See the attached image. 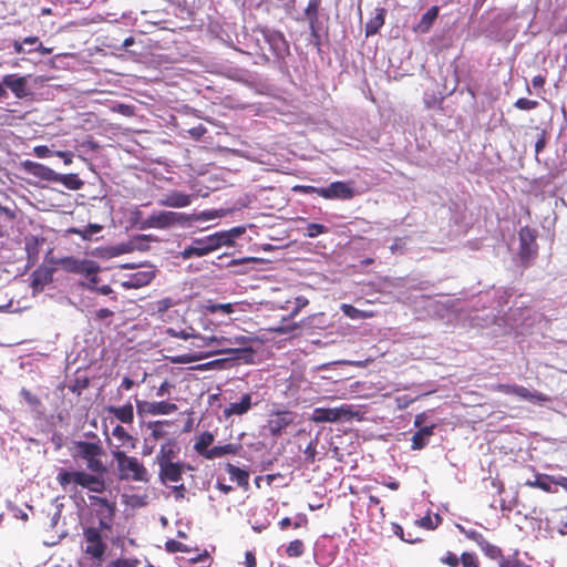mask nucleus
<instances>
[{
  "label": "nucleus",
  "mask_w": 567,
  "mask_h": 567,
  "mask_svg": "<svg viewBox=\"0 0 567 567\" xmlns=\"http://www.w3.org/2000/svg\"><path fill=\"white\" fill-rule=\"evenodd\" d=\"M181 453V447L175 440H167L159 447L155 457V463L161 466L169 462H177Z\"/></svg>",
  "instance_id": "obj_15"
},
{
  "label": "nucleus",
  "mask_w": 567,
  "mask_h": 567,
  "mask_svg": "<svg viewBox=\"0 0 567 567\" xmlns=\"http://www.w3.org/2000/svg\"><path fill=\"white\" fill-rule=\"evenodd\" d=\"M340 309L342 310L343 315L350 319H368L374 317L373 311L360 310L348 303H342Z\"/></svg>",
  "instance_id": "obj_34"
},
{
  "label": "nucleus",
  "mask_w": 567,
  "mask_h": 567,
  "mask_svg": "<svg viewBox=\"0 0 567 567\" xmlns=\"http://www.w3.org/2000/svg\"><path fill=\"white\" fill-rule=\"evenodd\" d=\"M215 437L214 434L205 431L203 432L196 440L194 444V450L203 457L206 458L207 452L210 450L208 449L209 445L213 444Z\"/></svg>",
  "instance_id": "obj_31"
},
{
  "label": "nucleus",
  "mask_w": 567,
  "mask_h": 567,
  "mask_svg": "<svg viewBox=\"0 0 567 567\" xmlns=\"http://www.w3.org/2000/svg\"><path fill=\"white\" fill-rule=\"evenodd\" d=\"M27 54L39 53L42 56L49 55L53 52L51 48L43 45L42 41L37 35H29L23 38Z\"/></svg>",
  "instance_id": "obj_24"
},
{
  "label": "nucleus",
  "mask_w": 567,
  "mask_h": 567,
  "mask_svg": "<svg viewBox=\"0 0 567 567\" xmlns=\"http://www.w3.org/2000/svg\"><path fill=\"white\" fill-rule=\"evenodd\" d=\"M384 9H379L375 17L370 19L365 24V34L372 35L375 34L379 29L384 24Z\"/></svg>",
  "instance_id": "obj_36"
},
{
  "label": "nucleus",
  "mask_w": 567,
  "mask_h": 567,
  "mask_svg": "<svg viewBox=\"0 0 567 567\" xmlns=\"http://www.w3.org/2000/svg\"><path fill=\"white\" fill-rule=\"evenodd\" d=\"M519 249L518 256L524 266H528L530 260L534 259L538 254L537 245V230L524 226L518 231Z\"/></svg>",
  "instance_id": "obj_6"
},
{
  "label": "nucleus",
  "mask_w": 567,
  "mask_h": 567,
  "mask_svg": "<svg viewBox=\"0 0 567 567\" xmlns=\"http://www.w3.org/2000/svg\"><path fill=\"white\" fill-rule=\"evenodd\" d=\"M546 144H547L546 133L542 132L535 143L536 155L539 154L546 147Z\"/></svg>",
  "instance_id": "obj_60"
},
{
  "label": "nucleus",
  "mask_w": 567,
  "mask_h": 567,
  "mask_svg": "<svg viewBox=\"0 0 567 567\" xmlns=\"http://www.w3.org/2000/svg\"><path fill=\"white\" fill-rule=\"evenodd\" d=\"M207 133V128L199 124L188 130V134L196 141H199Z\"/></svg>",
  "instance_id": "obj_53"
},
{
  "label": "nucleus",
  "mask_w": 567,
  "mask_h": 567,
  "mask_svg": "<svg viewBox=\"0 0 567 567\" xmlns=\"http://www.w3.org/2000/svg\"><path fill=\"white\" fill-rule=\"evenodd\" d=\"M209 309L212 312L221 311L227 315L231 313L234 311L231 303H218V305L212 306Z\"/></svg>",
  "instance_id": "obj_59"
},
{
  "label": "nucleus",
  "mask_w": 567,
  "mask_h": 567,
  "mask_svg": "<svg viewBox=\"0 0 567 567\" xmlns=\"http://www.w3.org/2000/svg\"><path fill=\"white\" fill-rule=\"evenodd\" d=\"M90 384V380L86 375L76 377L69 385V390L72 393L80 395L83 390H85Z\"/></svg>",
  "instance_id": "obj_42"
},
{
  "label": "nucleus",
  "mask_w": 567,
  "mask_h": 567,
  "mask_svg": "<svg viewBox=\"0 0 567 567\" xmlns=\"http://www.w3.org/2000/svg\"><path fill=\"white\" fill-rule=\"evenodd\" d=\"M239 446L233 443H228L223 446H214L207 452L206 458L214 460L225 455H235L237 454Z\"/></svg>",
  "instance_id": "obj_32"
},
{
  "label": "nucleus",
  "mask_w": 567,
  "mask_h": 567,
  "mask_svg": "<svg viewBox=\"0 0 567 567\" xmlns=\"http://www.w3.org/2000/svg\"><path fill=\"white\" fill-rule=\"evenodd\" d=\"M21 166L24 172L42 181L54 182L55 179L56 173L41 163L27 159L21 163Z\"/></svg>",
  "instance_id": "obj_17"
},
{
  "label": "nucleus",
  "mask_w": 567,
  "mask_h": 567,
  "mask_svg": "<svg viewBox=\"0 0 567 567\" xmlns=\"http://www.w3.org/2000/svg\"><path fill=\"white\" fill-rule=\"evenodd\" d=\"M106 411L122 423L132 424L134 422V408L130 402L122 406H106Z\"/></svg>",
  "instance_id": "obj_21"
},
{
  "label": "nucleus",
  "mask_w": 567,
  "mask_h": 567,
  "mask_svg": "<svg viewBox=\"0 0 567 567\" xmlns=\"http://www.w3.org/2000/svg\"><path fill=\"white\" fill-rule=\"evenodd\" d=\"M499 567H522V564L517 560H509L502 556L499 560Z\"/></svg>",
  "instance_id": "obj_64"
},
{
  "label": "nucleus",
  "mask_w": 567,
  "mask_h": 567,
  "mask_svg": "<svg viewBox=\"0 0 567 567\" xmlns=\"http://www.w3.org/2000/svg\"><path fill=\"white\" fill-rule=\"evenodd\" d=\"M185 220L183 214L176 212H158L152 214L148 218L150 225L155 228H167L174 224H179Z\"/></svg>",
  "instance_id": "obj_16"
},
{
  "label": "nucleus",
  "mask_w": 567,
  "mask_h": 567,
  "mask_svg": "<svg viewBox=\"0 0 567 567\" xmlns=\"http://www.w3.org/2000/svg\"><path fill=\"white\" fill-rule=\"evenodd\" d=\"M20 395L25 401V403L33 410H38L41 406L40 398L33 394L30 390L22 388L20 391Z\"/></svg>",
  "instance_id": "obj_44"
},
{
  "label": "nucleus",
  "mask_w": 567,
  "mask_h": 567,
  "mask_svg": "<svg viewBox=\"0 0 567 567\" xmlns=\"http://www.w3.org/2000/svg\"><path fill=\"white\" fill-rule=\"evenodd\" d=\"M220 248V241L217 240L215 233L193 240L192 245L179 252L186 260L193 257H203Z\"/></svg>",
  "instance_id": "obj_7"
},
{
  "label": "nucleus",
  "mask_w": 567,
  "mask_h": 567,
  "mask_svg": "<svg viewBox=\"0 0 567 567\" xmlns=\"http://www.w3.org/2000/svg\"><path fill=\"white\" fill-rule=\"evenodd\" d=\"M259 262H262V259L260 258H256V257H244V258H238V259H231L228 264H227V267H240V270L237 271L238 274H246V270L244 269H249L248 267H246V265L248 264H259Z\"/></svg>",
  "instance_id": "obj_41"
},
{
  "label": "nucleus",
  "mask_w": 567,
  "mask_h": 567,
  "mask_svg": "<svg viewBox=\"0 0 567 567\" xmlns=\"http://www.w3.org/2000/svg\"><path fill=\"white\" fill-rule=\"evenodd\" d=\"M31 75H19L16 73L2 76L3 85L9 89L17 99H24L31 94L28 87V80Z\"/></svg>",
  "instance_id": "obj_12"
},
{
  "label": "nucleus",
  "mask_w": 567,
  "mask_h": 567,
  "mask_svg": "<svg viewBox=\"0 0 567 567\" xmlns=\"http://www.w3.org/2000/svg\"><path fill=\"white\" fill-rule=\"evenodd\" d=\"M158 478L163 484L178 483L183 478V474L186 471H193L194 467L190 464L177 461L169 462L168 464L158 466Z\"/></svg>",
  "instance_id": "obj_11"
},
{
  "label": "nucleus",
  "mask_w": 567,
  "mask_h": 567,
  "mask_svg": "<svg viewBox=\"0 0 567 567\" xmlns=\"http://www.w3.org/2000/svg\"><path fill=\"white\" fill-rule=\"evenodd\" d=\"M259 262H262V259L260 258H256V257H244V258H238V259H231L228 264H227V267H240V270L237 271L238 274H246V270L244 269H249L248 267H246V265L248 264H259Z\"/></svg>",
  "instance_id": "obj_40"
},
{
  "label": "nucleus",
  "mask_w": 567,
  "mask_h": 567,
  "mask_svg": "<svg viewBox=\"0 0 567 567\" xmlns=\"http://www.w3.org/2000/svg\"><path fill=\"white\" fill-rule=\"evenodd\" d=\"M553 475L537 473L535 480L526 481L525 485L529 487H537L546 493H557V488L553 484Z\"/></svg>",
  "instance_id": "obj_25"
},
{
  "label": "nucleus",
  "mask_w": 567,
  "mask_h": 567,
  "mask_svg": "<svg viewBox=\"0 0 567 567\" xmlns=\"http://www.w3.org/2000/svg\"><path fill=\"white\" fill-rule=\"evenodd\" d=\"M482 549L485 553V555H487L492 559H497L503 556L501 548L489 543H485L484 545H482Z\"/></svg>",
  "instance_id": "obj_51"
},
{
  "label": "nucleus",
  "mask_w": 567,
  "mask_h": 567,
  "mask_svg": "<svg viewBox=\"0 0 567 567\" xmlns=\"http://www.w3.org/2000/svg\"><path fill=\"white\" fill-rule=\"evenodd\" d=\"M295 192H300L303 194H317L319 196L320 187L310 186V185H297L293 187Z\"/></svg>",
  "instance_id": "obj_57"
},
{
  "label": "nucleus",
  "mask_w": 567,
  "mask_h": 567,
  "mask_svg": "<svg viewBox=\"0 0 567 567\" xmlns=\"http://www.w3.org/2000/svg\"><path fill=\"white\" fill-rule=\"evenodd\" d=\"M192 203V196L179 190H173L158 200L161 206L182 208Z\"/></svg>",
  "instance_id": "obj_18"
},
{
  "label": "nucleus",
  "mask_w": 567,
  "mask_h": 567,
  "mask_svg": "<svg viewBox=\"0 0 567 567\" xmlns=\"http://www.w3.org/2000/svg\"><path fill=\"white\" fill-rule=\"evenodd\" d=\"M203 344L208 347V350H199L195 353H184L176 355L172 359V362L185 364L199 361L202 359L219 354V353H231L235 351L234 346L238 344L237 341L227 337L208 336L203 339Z\"/></svg>",
  "instance_id": "obj_2"
},
{
  "label": "nucleus",
  "mask_w": 567,
  "mask_h": 567,
  "mask_svg": "<svg viewBox=\"0 0 567 567\" xmlns=\"http://www.w3.org/2000/svg\"><path fill=\"white\" fill-rule=\"evenodd\" d=\"M102 230V226L99 224H89L84 229L78 227H70L66 231L69 234L78 235L84 240H90L93 234H97Z\"/></svg>",
  "instance_id": "obj_35"
},
{
  "label": "nucleus",
  "mask_w": 567,
  "mask_h": 567,
  "mask_svg": "<svg viewBox=\"0 0 567 567\" xmlns=\"http://www.w3.org/2000/svg\"><path fill=\"white\" fill-rule=\"evenodd\" d=\"M538 105H539L538 101L529 100V99H526V97H519L514 103V106L517 110H520V111H532V110L537 109Z\"/></svg>",
  "instance_id": "obj_45"
},
{
  "label": "nucleus",
  "mask_w": 567,
  "mask_h": 567,
  "mask_svg": "<svg viewBox=\"0 0 567 567\" xmlns=\"http://www.w3.org/2000/svg\"><path fill=\"white\" fill-rule=\"evenodd\" d=\"M444 564H447L449 566L451 567H457L458 566V563H460V559L458 557L453 554V553H449L444 558L441 559Z\"/></svg>",
  "instance_id": "obj_62"
},
{
  "label": "nucleus",
  "mask_w": 567,
  "mask_h": 567,
  "mask_svg": "<svg viewBox=\"0 0 567 567\" xmlns=\"http://www.w3.org/2000/svg\"><path fill=\"white\" fill-rule=\"evenodd\" d=\"M33 154L39 158H47L52 155V152L47 145H38L33 148Z\"/></svg>",
  "instance_id": "obj_56"
},
{
  "label": "nucleus",
  "mask_w": 567,
  "mask_h": 567,
  "mask_svg": "<svg viewBox=\"0 0 567 567\" xmlns=\"http://www.w3.org/2000/svg\"><path fill=\"white\" fill-rule=\"evenodd\" d=\"M514 395L530 402H545L548 400L547 395L540 392H530L523 385H517Z\"/></svg>",
  "instance_id": "obj_33"
},
{
  "label": "nucleus",
  "mask_w": 567,
  "mask_h": 567,
  "mask_svg": "<svg viewBox=\"0 0 567 567\" xmlns=\"http://www.w3.org/2000/svg\"><path fill=\"white\" fill-rule=\"evenodd\" d=\"M354 416L350 405L343 404L338 408H316L311 415L315 423L348 421Z\"/></svg>",
  "instance_id": "obj_8"
},
{
  "label": "nucleus",
  "mask_w": 567,
  "mask_h": 567,
  "mask_svg": "<svg viewBox=\"0 0 567 567\" xmlns=\"http://www.w3.org/2000/svg\"><path fill=\"white\" fill-rule=\"evenodd\" d=\"M251 394L246 393L241 396L239 402H233L228 406L224 409L225 417H230L233 415H244L251 409Z\"/></svg>",
  "instance_id": "obj_20"
},
{
  "label": "nucleus",
  "mask_w": 567,
  "mask_h": 567,
  "mask_svg": "<svg viewBox=\"0 0 567 567\" xmlns=\"http://www.w3.org/2000/svg\"><path fill=\"white\" fill-rule=\"evenodd\" d=\"M227 360L225 359H217L213 360L206 363H202L196 365L194 369L198 371H206V370H214V369H223L226 364Z\"/></svg>",
  "instance_id": "obj_50"
},
{
  "label": "nucleus",
  "mask_w": 567,
  "mask_h": 567,
  "mask_svg": "<svg viewBox=\"0 0 567 567\" xmlns=\"http://www.w3.org/2000/svg\"><path fill=\"white\" fill-rule=\"evenodd\" d=\"M24 44L25 43H23V39H14L12 41V47H13L14 53H17V54H27Z\"/></svg>",
  "instance_id": "obj_61"
},
{
  "label": "nucleus",
  "mask_w": 567,
  "mask_h": 567,
  "mask_svg": "<svg viewBox=\"0 0 567 567\" xmlns=\"http://www.w3.org/2000/svg\"><path fill=\"white\" fill-rule=\"evenodd\" d=\"M91 504L96 506V515L114 517L116 512L115 503L110 502L105 497L101 496H90Z\"/></svg>",
  "instance_id": "obj_23"
},
{
  "label": "nucleus",
  "mask_w": 567,
  "mask_h": 567,
  "mask_svg": "<svg viewBox=\"0 0 567 567\" xmlns=\"http://www.w3.org/2000/svg\"><path fill=\"white\" fill-rule=\"evenodd\" d=\"M439 16V8L431 7L421 18L419 23L414 27V31L419 33H426Z\"/></svg>",
  "instance_id": "obj_27"
},
{
  "label": "nucleus",
  "mask_w": 567,
  "mask_h": 567,
  "mask_svg": "<svg viewBox=\"0 0 567 567\" xmlns=\"http://www.w3.org/2000/svg\"><path fill=\"white\" fill-rule=\"evenodd\" d=\"M137 412L140 414L151 415H166L177 411V405L171 402H150V401H136Z\"/></svg>",
  "instance_id": "obj_13"
},
{
  "label": "nucleus",
  "mask_w": 567,
  "mask_h": 567,
  "mask_svg": "<svg viewBox=\"0 0 567 567\" xmlns=\"http://www.w3.org/2000/svg\"><path fill=\"white\" fill-rule=\"evenodd\" d=\"M83 553L99 564L104 559L107 544L104 540L103 534L95 526H89L83 528Z\"/></svg>",
  "instance_id": "obj_5"
},
{
  "label": "nucleus",
  "mask_w": 567,
  "mask_h": 567,
  "mask_svg": "<svg viewBox=\"0 0 567 567\" xmlns=\"http://www.w3.org/2000/svg\"><path fill=\"white\" fill-rule=\"evenodd\" d=\"M434 426H424L415 432L412 436V450H421L429 443L430 436L433 434Z\"/></svg>",
  "instance_id": "obj_29"
},
{
  "label": "nucleus",
  "mask_w": 567,
  "mask_h": 567,
  "mask_svg": "<svg viewBox=\"0 0 567 567\" xmlns=\"http://www.w3.org/2000/svg\"><path fill=\"white\" fill-rule=\"evenodd\" d=\"M112 434L122 446L135 447L134 437L122 425H116Z\"/></svg>",
  "instance_id": "obj_37"
},
{
  "label": "nucleus",
  "mask_w": 567,
  "mask_h": 567,
  "mask_svg": "<svg viewBox=\"0 0 567 567\" xmlns=\"http://www.w3.org/2000/svg\"><path fill=\"white\" fill-rule=\"evenodd\" d=\"M52 280V271L49 269H37L32 274V286H44Z\"/></svg>",
  "instance_id": "obj_39"
},
{
  "label": "nucleus",
  "mask_w": 567,
  "mask_h": 567,
  "mask_svg": "<svg viewBox=\"0 0 567 567\" xmlns=\"http://www.w3.org/2000/svg\"><path fill=\"white\" fill-rule=\"evenodd\" d=\"M245 233L244 227H234L229 230L216 231V238L220 241V247L223 246H231L234 244L235 238L241 236Z\"/></svg>",
  "instance_id": "obj_30"
},
{
  "label": "nucleus",
  "mask_w": 567,
  "mask_h": 567,
  "mask_svg": "<svg viewBox=\"0 0 567 567\" xmlns=\"http://www.w3.org/2000/svg\"><path fill=\"white\" fill-rule=\"evenodd\" d=\"M54 183L63 184L68 189L79 190L83 187V181L78 176V174H58L55 175Z\"/></svg>",
  "instance_id": "obj_28"
},
{
  "label": "nucleus",
  "mask_w": 567,
  "mask_h": 567,
  "mask_svg": "<svg viewBox=\"0 0 567 567\" xmlns=\"http://www.w3.org/2000/svg\"><path fill=\"white\" fill-rule=\"evenodd\" d=\"M70 452L74 460L85 462L90 473L60 470L56 482L61 488L68 491L70 487L76 488L80 486L93 493H103L106 488L104 475L107 474L109 470L102 460L105 456V451L101 439L96 434H92V441H72Z\"/></svg>",
  "instance_id": "obj_1"
},
{
  "label": "nucleus",
  "mask_w": 567,
  "mask_h": 567,
  "mask_svg": "<svg viewBox=\"0 0 567 567\" xmlns=\"http://www.w3.org/2000/svg\"><path fill=\"white\" fill-rule=\"evenodd\" d=\"M113 519L114 517H110V515L101 516L99 517V526H96L95 528H99L101 530V534H103V532L105 530L111 532Z\"/></svg>",
  "instance_id": "obj_52"
},
{
  "label": "nucleus",
  "mask_w": 567,
  "mask_h": 567,
  "mask_svg": "<svg viewBox=\"0 0 567 567\" xmlns=\"http://www.w3.org/2000/svg\"><path fill=\"white\" fill-rule=\"evenodd\" d=\"M165 333L167 336H171L174 338L187 340V339H192V337H194V329L189 328L188 330L187 329L176 330L175 328H167Z\"/></svg>",
  "instance_id": "obj_46"
},
{
  "label": "nucleus",
  "mask_w": 567,
  "mask_h": 567,
  "mask_svg": "<svg viewBox=\"0 0 567 567\" xmlns=\"http://www.w3.org/2000/svg\"><path fill=\"white\" fill-rule=\"evenodd\" d=\"M321 0H309L305 16L309 22V28L313 37H318V23H319V9Z\"/></svg>",
  "instance_id": "obj_22"
},
{
  "label": "nucleus",
  "mask_w": 567,
  "mask_h": 567,
  "mask_svg": "<svg viewBox=\"0 0 567 567\" xmlns=\"http://www.w3.org/2000/svg\"><path fill=\"white\" fill-rule=\"evenodd\" d=\"M296 422V414L289 410L271 412L267 420V430L274 437H279L286 429Z\"/></svg>",
  "instance_id": "obj_9"
},
{
  "label": "nucleus",
  "mask_w": 567,
  "mask_h": 567,
  "mask_svg": "<svg viewBox=\"0 0 567 567\" xmlns=\"http://www.w3.org/2000/svg\"><path fill=\"white\" fill-rule=\"evenodd\" d=\"M463 567H480L477 557L471 553H463Z\"/></svg>",
  "instance_id": "obj_55"
},
{
  "label": "nucleus",
  "mask_w": 567,
  "mask_h": 567,
  "mask_svg": "<svg viewBox=\"0 0 567 567\" xmlns=\"http://www.w3.org/2000/svg\"><path fill=\"white\" fill-rule=\"evenodd\" d=\"M226 471L230 476L231 481H235L238 486L244 489L249 487V473L246 470L239 468L230 463L226 465Z\"/></svg>",
  "instance_id": "obj_26"
},
{
  "label": "nucleus",
  "mask_w": 567,
  "mask_h": 567,
  "mask_svg": "<svg viewBox=\"0 0 567 567\" xmlns=\"http://www.w3.org/2000/svg\"><path fill=\"white\" fill-rule=\"evenodd\" d=\"M155 274L152 270L137 271L128 276L127 280L123 281V287L127 289H137L151 284Z\"/></svg>",
  "instance_id": "obj_19"
},
{
  "label": "nucleus",
  "mask_w": 567,
  "mask_h": 567,
  "mask_svg": "<svg viewBox=\"0 0 567 567\" xmlns=\"http://www.w3.org/2000/svg\"><path fill=\"white\" fill-rule=\"evenodd\" d=\"M114 460L117 464L118 477L121 480H133L135 482H148L147 470L134 456H128L124 451H113Z\"/></svg>",
  "instance_id": "obj_3"
},
{
  "label": "nucleus",
  "mask_w": 567,
  "mask_h": 567,
  "mask_svg": "<svg viewBox=\"0 0 567 567\" xmlns=\"http://www.w3.org/2000/svg\"><path fill=\"white\" fill-rule=\"evenodd\" d=\"M252 33L262 38L277 60L285 61L290 54L289 42L281 31L258 25L252 30Z\"/></svg>",
  "instance_id": "obj_4"
},
{
  "label": "nucleus",
  "mask_w": 567,
  "mask_h": 567,
  "mask_svg": "<svg viewBox=\"0 0 567 567\" xmlns=\"http://www.w3.org/2000/svg\"><path fill=\"white\" fill-rule=\"evenodd\" d=\"M59 264L61 265L63 270L68 272L78 274L81 276H83V274L94 272L93 260H81L74 257H65L60 259Z\"/></svg>",
  "instance_id": "obj_14"
},
{
  "label": "nucleus",
  "mask_w": 567,
  "mask_h": 567,
  "mask_svg": "<svg viewBox=\"0 0 567 567\" xmlns=\"http://www.w3.org/2000/svg\"><path fill=\"white\" fill-rule=\"evenodd\" d=\"M305 543L301 539L291 540L285 549L287 557L289 558H298L305 554Z\"/></svg>",
  "instance_id": "obj_38"
},
{
  "label": "nucleus",
  "mask_w": 567,
  "mask_h": 567,
  "mask_svg": "<svg viewBox=\"0 0 567 567\" xmlns=\"http://www.w3.org/2000/svg\"><path fill=\"white\" fill-rule=\"evenodd\" d=\"M165 549L168 551V553H188L189 551V548L178 542V540H175V539H169L165 543Z\"/></svg>",
  "instance_id": "obj_47"
},
{
  "label": "nucleus",
  "mask_w": 567,
  "mask_h": 567,
  "mask_svg": "<svg viewBox=\"0 0 567 567\" xmlns=\"http://www.w3.org/2000/svg\"><path fill=\"white\" fill-rule=\"evenodd\" d=\"M352 182H332L327 187H320L319 196L324 199H339L349 200L355 196V190L352 186Z\"/></svg>",
  "instance_id": "obj_10"
},
{
  "label": "nucleus",
  "mask_w": 567,
  "mask_h": 567,
  "mask_svg": "<svg viewBox=\"0 0 567 567\" xmlns=\"http://www.w3.org/2000/svg\"><path fill=\"white\" fill-rule=\"evenodd\" d=\"M173 306L171 298H163L156 302L157 312L164 313Z\"/></svg>",
  "instance_id": "obj_58"
},
{
  "label": "nucleus",
  "mask_w": 567,
  "mask_h": 567,
  "mask_svg": "<svg viewBox=\"0 0 567 567\" xmlns=\"http://www.w3.org/2000/svg\"><path fill=\"white\" fill-rule=\"evenodd\" d=\"M328 227L322 224L311 223L307 226L306 236L315 238L319 235L327 234Z\"/></svg>",
  "instance_id": "obj_49"
},
{
  "label": "nucleus",
  "mask_w": 567,
  "mask_h": 567,
  "mask_svg": "<svg viewBox=\"0 0 567 567\" xmlns=\"http://www.w3.org/2000/svg\"><path fill=\"white\" fill-rule=\"evenodd\" d=\"M309 303V300L303 297V296H299L295 299V308L292 309L290 316H297L302 308H305L307 305Z\"/></svg>",
  "instance_id": "obj_54"
},
{
  "label": "nucleus",
  "mask_w": 567,
  "mask_h": 567,
  "mask_svg": "<svg viewBox=\"0 0 567 567\" xmlns=\"http://www.w3.org/2000/svg\"><path fill=\"white\" fill-rule=\"evenodd\" d=\"M140 560L137 558H117L110 561L106 567H137Z\"/></svg>",
  "instance_id": "obj_48"
},
{
  "label": "nucleus",
  "mask_w": 567,
  "mask_h": 567,
  "mask_svg": "<svg viewBox=\"0 0 567 567\" xmlns=\"http://www.w3.org/2000/svg\"><path fill=\"white\" fill-rule=\"evenodd\" d=\"M93 267H94V272L83 274V277H85L87 279V282L82 284L86 289L92 290V291L94 290V288L97 287L99 282H100V278L97 276V274L100 271V266L94 260H93Z\"/></svg>",
  "instance_id": "obj_43"
},
{
  "label": "nucleus",
  "mask_w": 567,
  "mask_h": 567,
  "mask_svg": "<svg viewBox=\"0 0 567 567\" xmlns=\"http://www.w3.org/2000/svg\"><path fill=\"white\" fill-rule=\"evenodd\" d=\"M557 518L560 526L567 528V505L557 511Z\"/></svg>",
  "instance_id": "obj_63"
}]
</instances>
